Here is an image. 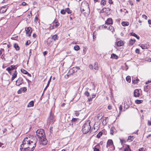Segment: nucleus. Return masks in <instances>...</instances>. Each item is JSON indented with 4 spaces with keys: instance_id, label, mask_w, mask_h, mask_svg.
Returning <instances> with one entry per match:
<instances>
[{
    "instance_id": "f257e3e1",
    "label": "nucleus",
    "mask_w": 151,
    "mask_h": 151,
    "mask_svg": "<svg viewBox=\"0 0 151 151\" xmlns=\"http://www.w3.org/2000/svg\"><path fill=\"white\" fill-rule=\"evenodd\" d=\"M37 141L36 137L32 135L27 136L23 139L21 145V151H33L36 146Z\"/></svg>"
},
{
    "instance_id": "f03ea898",
    "label": "nucleus",
    "mask_w": 151,
    "mask_h": 151,
    "mask_svg": "<svg viewBox=\"0 0 151 151\" xmlns=\"http://www.w3.org/2000/svg\"><path fill=\"white\" fill-rule=\"evenodd\" d=\"M37 136L39 138L40 144L45 145L47 144V141L46 138V137L44 130L40 129L36 131Z\"/></svg>"
},
{
    "instance_id": "7ed1b4c3",
    "label": "nucleus",
    "mask_w": 151,
    "mask_h": 151,
    "mask_svg": "<svg viewBox=\"0 0 151 151\" xmlns=\"http://www.w3.org/2000/svg\"><path fill=\"white\" fill-rule=\"evenodd\" d=\"M91 121L89 120L86 121L82 127V130L84 134L88 132L91 130V127L90 125Z\"/></svg>"
},
{
    "instance_id": "20e7f679",
    "label": "nucleus",
    "mask_w": 151,
    "mask_h": 151,
    "mask_svg": "<svg viewBox=\"0 0 151 151\" xmlns=\"http://www.w3.org/2000/svg\"><path fill=\"white\" fill-rule=\"evenodd\" d=\"M81 10L82 12H83L85 11H90L88 4L86 1H83L82 3Z\"/></svg>"
},
{
    "instance_id": "39448f33",
    "label": "nucleus",
    "mask_w": 151,
    "mask_h": 151,
    "mask_svg": "<svg viewBox=\"0 0 151 151\" xmlns=\"http://www.w3.org/2000/svg\"><path fill=\"white\" fill-rule=\"evenodd\" d=\"M79 119L76 118H73L71 120V122L69 123L70 125H75L79 122Z\"/></svg>"
},
{
    "instance_id": "423d86ee",
    "label": "nucleus",
    "mask_w": 151,
    "mask_h": 151,
    "mask_svg": "<svg viewBox=\"0 0 151 151\" xmlns=\"http://www.w3.org/2000/svg\"><path fill=\"white\" fill-rule=\"evenodd\" d=\"M25 30L26 32V34L27 35V36L29 37L31 36V34L32 32V30L31 27H27L25 29Z\"/></svg>"
},
{
    "instance_id": "0eeeda50",
    "label": "nucleus",
    "mask_w": 151,
    "mask_h": 151,
    "mask_svg": "<svg viewBox=\"0 0 151 151\" xmlns=\"http://www.w3.org/2000/svg\"><path fill=\"white\" fill-rule=\"evenodd\" d=\"M48 122H49L50 124H52L53 123V114L51 112H50V116L48 119Z\"/></svg>"
},
{
    "instance_id": "6e6552de",
    "label": "nucleus",
    "mask_w": 151,
    "mask_h": 151,
    "mask_svg": "<svg viewBox=\"0 0 151 151\" xmlns=\"http://www.w3.org/2000/svg\"><path fill=\"white\" fill-rule=\"evenodd\" d=\"M23 82V79L22 78L20 77L16 81V85L17 86H19L22 84Z\"/></svg>"
},
{
    "instance_id": "1a4fd4ad",
    "label": "nucleus",
    "mask_w": 151,
    "mask_h": 151,
    "mask_svg": "<svg viewBox=\"0 0 151 151\" xmlns=\"http://www.w3.org/2000/svg\"><path fill=\"white\" fill-rule=\"evenodd\" d=\"M113 24V21L111 18H108L105 21V24L107 25L112 24Z\"/></svg>"
},
{
    "instance_id": "9d476101",
    "label": "nucleus",
    "mask_w": 151,
    "mask_h": 151,
    "mask_svg": "<svg viewBox=\"0 0 151 151\" xmlns=\"http://www.w3.org/2000/svg\"><path fill=\"white\" fill-rule=\"evenodd\" d=\"M53 25L52 26V29L57 27L59 26V23L58 22L57 20H55L53 22Z\"/></svg>"
},
{
    "instance_id": "9b49d317",
    "label": "nucleus",
    "mask_w": 151,
    "mask_h": 151,
    "mask_svg": "<svg viewBox=\"0 0 151 151\" xmlns=\"http://www.w3.org/2000/svg\"><path fill=\"white\" fill-rule=\"evenodd\" d=\"M139 45L142 49H147L149 47V45L147 44H140Z\"/></svg>"
},
{
    "instance_id": "f8f14e48",
    "label": "nucleus",
    "mask_w": 151,
    "mask_h": 151,
    "mask_svg": "<svg viewBox=\"0 0 151 151\" xmlns=\"http://www.w3.org/2000/svg\"><path fill=\"white\" fill-rule=\"evenodd\" d=\"M134 96L135 97H139L140 95L139 91L138 89H135L134 91Z\"/></svg>"
},
{
    "instance_id": "ddd939ff",
    "label": "nucleus",
    "mask_w": 151,
    "mask_h": 151,
    "mask_svg": "<svg viewBox=\"0 0 151 151\" xmlns=\"http://www.w3.org/2000/svg\"><path fill=\"white\" fill-rule=\"evenodd\" d=\"M113 146V143L112 140L109 139L107 142L106 147L107 148L108 146Z\"/></svg>"
},
{
    "instance_id": "4468645a",
    "label": "nucleus",
    "mask_w": 151,
    "mask_h": 151,
    "mask_svg": "<svg viewBox=\"0 0 151 151\" xmlns=\"http://www.w3.org/2000/svg\"><path fill=\"white\" fill-rule=\"evenodd\" d=\"M15 68V66L12 65L10 66L7 68L6 69V70L8 71H11V70H13Z\"/></svg>"
},
{
    "instance_id": "2eb2a0df",
    "label": "nucleus",
    "mask_w": 151,
    "mask_h": 151,
    "mask_svg": "<svg viewBox=\"0 0 151 151\" xmlns=\"http://www.w3.org/2000/svg\"><path fill=\"white\" fill-rule=\"evenodd\" d=\"M17 71L15 70L14 73L12 75V76L11 78V80L12 81H13L14 79V78L17 77Z\"/></svg>"
},
{
    "instance_id": "dca6fc26",
    "label": "nucleus",
    "mask_w": 151,
    "mask_h": 151,
    "mask_svg": "<svg viewBox=\"0 0 151 151\" xmlns=\"http://www.w3.org/2000/svg\"><path fill=\"white\" fill-rule=\"evenodd\" d=\"M123 44L124 43L122 40L119 41L116 43V45L118 47L121 46L123 45Z\"/></svg>"
},
{
    "instance_id": "f3484780",
    "label": "nucleus",
    "mask_w": 151,
    "mask_h": 151,
    "mask_svg": "<svg viewBox=\"0 0 151 151\" xmlns=\"http://www.w3.org/2000/svg\"><path fill=\"white\" fill-rule=\"evenodd\" d=\"M34 105V101H30L28 104L27 105V107H32Z\"/></svg>"
},
{
    "instance_id": "a211bd4d",
    "label": "nucleus",
    "mask_w": 151,
    "mask_h": 151,
    "mask_svg": "<svg viewBox=\"0 0 151 151\" xmlns=\"http://www.w3.org/2000/svg\"><path fill=\"white\" fill-rule=\"evenodd\" d=\"M51 78H52V76H51L49 79V80L48 81V83H47L46 86L45 87V88L44 89V92L46 90V89H47V88L49 86L50 83V82L51 80Z\"/></svg>"
},
{
    "instance_id": "6ab92c4d",
    "label": "nucleus",
    "mask_w": 151,
    "mask_h": 151,
    "mask_svg": "<svg viewBox=\"0 0 151 151\" xmlns=\"http://www.w3.org/2000/svg\"><path fill=\"white\" fill-rule=\"evenodd\" d=\"M135 40L131 39L129 41V44L130 45H133L135 42Z\"/></svg>"
},
{
    "instance_id": "aec40b11",
    "label": "nucleus",
    "mask_w": 151,
    "mask_h": 151,
    "mask_svg": "<svg viewBox=\"0 0 151 151\" xmlns=\"http://www.w3.org/2000/svg\"><path fill=\"white\" fill-rule=\"evenodd\" d=\"M6 8V6H2L1 8L0 9V13H3L5 12L6 11L7 9L4 10V9H2L3 8Z\"/></svg>"
},
{
    "instance_id": "412c9836",
    "label": "nucleus",
    "mask_w": 151,
    "mask_h": 151,
    "mask_svg": "<svg viewBox=\"0 0 151 151\" xmlns=\"http://www.w3.org/2000/svg\"><path fill=\"white\" fill-rule=\"evenodd\" d=\"M107 29L110 30L112 32L114 31V27L111 25H110L108 27V28H107Z\"/></svg>"
},
{
    "instance_id": "4be33fe9",
    "label": "nucleus",
    "mask_w": 151,
    "mask_h": 151,
    "mask_svg": "<svg viewBox=\"0 0 151 151\" xmlns=\"http://www.w3.org/2000/svg\"><path fill=\"white\" fill-rule=\"evenodd\" d=\"M121 24L123 26H127L129 24V23L127 22H122Z\"/></svg>"
},
{
    "instance_id": "5701e85b",
    "label": "nucleus",
    "mask_w": 151,
    "mask_h": 151,
    "mask_svg": "<svg viewBox=\"0 0 151 151\" xmlns=\"http://www.w3.org/2000/svg\"><path fill=\"white\" fill-rule=\"evenodd\" d=\"M14 47L15 48L16 50H18L19 49V47L17 43H14Z\"/></svg>"
},
{
    "instance_id": "b1692460",
    "label": "nucleus",
    "mask_w": 151,
    "mask_h": 151,
    "mask_svg": "<svg viewBox=\"0 0 151 151\" xmlns=\"http://www.w3.org/2000/svg\"><path fill=\"white\" fill-rule=\"evenodd\" d=\"M94 68L96 70H97L99 68V66L98 63H96L95 62L93 66Z\"/></svg>"
},
{
    "instance_id": "393cba45",
    "label": "nucleus",
    "mask_w": 151,
    "mask_h": 151,
    "mask_svg": "<svg viewBox=\"0 0 151 151\" xmlns=\"http://www.w3.org/2000/svg\"><path fill=\"white\" fill-rule=\"evenodd\" d=\"M134 139V137L133 136H129L128 138V140H130L129 141L130 142L132 141Z\"/></svg>"
},
{
    "instance_id": "a878e982",
    "label": "nucleus",
    "mask_w": 151,
    "mask_h": 151,
    "mask_svg": "<svg viewBox=\"0 0 151 151\" xmlns=\"http://www.w3.org/2000/svg\"><path fill=\"white\" fill-rule=\"evenodd\" d=\"M99 147V145H96L94 148V151H100L98 148Z\"/></svg>"
},
{
    "instance_id": "bb28decb",
    "label": "nucleus",
    "mask_w": 151,
    "mask_h": 151,
    "mask_svg": "<svg viewBox=\"0 0 151 151\" xmlns=\"http://www.w3.org/2000/svg\"><path fill=\"white\" fill-rule=\"evenodd\" d=\"M143 102L142 100H136L135 101V103L137 104L142 103Z\"/></svg>"
},
{
    "instance_id": "cd10ccee",
    "label": "nucleus",
    "mask_w": 151,
    "mask_h": 151,
    "mask_svg": "<svg viewBox=\"0 0 151 151\" xmlns=\"http://www.w3.org/2000/svg\"><path fill=\"white\" fill-rule=\"evenodd\" d=\"M96 96V95L94 94H93L88 99V101H92V99L94 98Z\"/></svg>"
},
{
    "instance_id": "c85d7f7f",
    "label": "nucleus",
    "mask_w": 151,
    "mask_h": 151,
    "mask_svg": "<svg viewBox=\"0 0 151 151\" xmlns=\"http://www.w3.org/2000/svg\"><path fill=\"white\" fill-rule=\"evenodd\" d=\"M126 80L128 83H130L131 81V77L129 76H128L126 77Z\"/></svg>"
},
{
    "instance_id": "c756f323",
    "label": "nucleus",
    "mask_w": 151,
    "mask_h": 151,
    "mask_svg": "<svg viewBox=\"0 0 151 151\" xmlns=\"http://www.w3.org/2000/svg\"><path fill=\"white\" fill-rule=\"evenodd\" d=\"M52 39L54 41H55L56 40H57V35H53L52 37Z\"/></svg>"
},
{
    "instance_id": "7c9ffc66",
    "label": "nucleus",
    "mask_w": 151,
    "mask_h": 151,
    "mask_svg": "<svg viewBox=\"0 0 151 151\" xmlns=\"http://www.w3.org/2000/svg\"><path fill=\"white\" fill-rule=\"evenodd\" d=\"M70 71H71L72 73H73L76 72H77V70L76 69V68L73 67L72 69L70 70Z\"/></svg>"
},
{
    "instance_id": "2f4dec72",
    "label": "nucleus",
    "mask_w": 151,
    "mask_h": 151,
    "mask_svg": "<svg viewBox=\"0 0 151 151\" xmlns=\"http://www.w3.org/2000/svg\"><path fill=\"white\" fill-rule=\"evenodd\" d=\"M103 134V132L101 131L99 132V133L97 135L96 137L98 138H100Z\"/></svg>"
},
{
    "instance_id": "473e14b6",
    "label": "nucleus",
    "mask_w": 151,
    "mask_h": 151,
    "mask_svg": "<svg viewBox=\"0 0 151 151\" xmlns=\"http://www.w3.org/2000/svg\"><path fill=\"white\" fill-rule=\"evenodd\" d=\"M65 10L66 12H67L68 14H70L71 13L72 11L69 8H66L65 9Z\"/></svg>"
},
{
    "instance_id": "72a5a7b5",
    "label": "nucleus",
    "mask_w": 151,
    "mask_h": 151,
    "mask_svg": "<svg viewBox=\"0 0 151 151\" xmlns=\"http://www.w3.org/2000/svg\"><path fill=\"white\" fill-rule=\"evenodd\" d=\"M124 151H130L131 150L129 145H127L124 149Z\"/></svg>"
},
{
    "instance_id": "f704fd0d",
    "label": "nucleus",
    "mask_w": 151,
    "mask_h": 151,
    "mask_svg": "<svg viewBox=\"0 0 151 151\" xmlns=\"http://www.w3.org/2000/svg\"><path fill=\"white\" fill-rule=\"evenodd\" d=\"M111 58L115 59H117L118 58V56L114 54H112L111 55Z\"/></svg>"
},
{
    "instance_id": "c9c22d12",
    "label": "nucleus",
    "mask_w": 151,
    "mask_h": 151,
    "mask_svg": "<svg viewBox=\"0 0 151 151\" xmlns=\"http://www.w3.org/2000/svg\"><path fill=\"white\" fill-rule=\"evenodd\" d=\"M74 50L76 51L80 49L79 46L78 45H76L74 47Z\"/></svg>"
},
{
    "instance_id": "e433bc0d",
    "label": "nucleus",
    "mask_w": 151,
    "mask_h": 151,
    "mask_svg": "<svg viewBox=\"0 0 151 151\" xmlns=\"http://www.w3.org/2000/svg\"><path fill=\"white\" fill-rule=\"evenodd\" d=\"M148 86L147 85L144 86V91L146 92H147L148 91Z\"/></svg>"
},
{
    "instance_id": "4c0bfd02",
    "label": "nucleus",
    "mask_w": 151,
    "mask_h": 151,
    "mask_svg": "<svg viewBox=\"0 0 151 151\" xmlns=\"http://www.w3.org/2000/svg\"><path fill=\"white\" fill-rule=\"evenodd\" d=\"M21 71L22 73L25 74H26L28 72L27 71L23 69H21Z\"/></svg>"
},
{
    "instance_id": "58836bf2",
    "label": "nucleus",
    "mask_w": 151,
    "mask_h": 151,
    "mask_svg": "<svg viewBox=\"0 0 151 151\" xmlns=\"http://www.w3.org/2000/svg\"><path fill=\"white\" fill-rule=\"evenodd\" d=\"M97 33L96 32H93V39H95V38H96V35H97Z\"/></svg>"
},
{
    "instance_id": "ea45409f",
    "label": "nucleus",
    "mask_w": 151,
    "mask_h": 151,
    "mask_svg": "<svg viewBox=\"0 0 151 151\" xmlns=\"http://www.w3.org/2000/svg\"><path fill=\"white\" fill-rule=\"evenodd\" d=\"M66 13V11L65 9L64 10V9H62L60 11V13L62 14H65Z\"/></svg>"
},
{
    "instance_id": "a19ab883",
    "label": "nucleus",
    "mask_w": 151,
    "mask_h": 151,
    "mask_svg": "<svg viewBox=\"0 0 151 151\" xmlns=\"http://www.w3.org/2000/svg\"><path fill=\"white\" fill-rule=\"evenodd\" d=\"M106 1L104 0H102L101 1V4L102 5H104L106 4Z\"/></svg>"
},
{
    "instance_id": "79ce46f5",
    "label": "nucleus",
    "mask_w": 151,
    "mask_h": 151,
    "mask_svg": "<svg viewBox=\"0 0 151 151\" xmlns=\"http://www.w3.org/2000/svg\"><path fill=\"white\" fill-rule=\"evenodd\" d=\"M114 128L112 127L110 129V134L111 135H113L114 134Z\"/></svg>"
},
{
    "instance_id": "37998d69",
    "label": "nucleus",
    "mask_w": 151,
    "mask_h": 151,
    "mask_svg": "<svg viewBox=\"0 0 151 151\" xmlns=\"http://www.w3.org/2000/svg\"><path fill=\"white\" fill-rule=\"evenodd\" d=\"M21 89L22 92L23 91L24 92H25V91H26L27 90V89L25 87H23L22 88H21Z\"/></svg>"
},
{
    "instance_id": "c03bdc74",
    "label": "nucleus",
    "mask_w": 151,
    "mask_h": 151,
    "mask_svg": "<svg viewBox=\"0 0 151 151\" xmlns=\"http://www.w3.org/2000/svg\"><path fill=\"white\" fill-rule=\"evenodd\" d=\"M71 74V73L70 74V73H69V72H68V74L66 75L65 76V78L66 79L68 78L69 77V76Z\"/></svg>"
},
{
    "instance_id": "a18cd8bd",
    "label": "nucleus",
    "mask_w": 151,
    "mask_h": 151,
    "mask_svg": "<svg viewBox=\"0 0 151 151\" xmlns=\"http://www.w3.org/2000/svg\"><path fill=\"white\" fill-rule=\"evenodd\" d=\"M84 94L86 96L88 97L89 96L90 93L88 91H86L84 93Z\"/></svg>"
},
{
    "instance_id": "49530a36",
    "label": "nucleus",
    "mask_w": 151,
    "mask_h": 151,
    "mask_svg": "<svg viewBox=\"0 0 151 151\" xmlns=\"http://www.w3.org/2000/svg\"><path fill=\"white\" fill-rule=\"evenodd\" d=\"M130 34L132 36H133L135 37H136V36H137V35L134 33L132 32L130 33Z\"/></svg>"
},
{
    "instance_id": "de8ad7c7",
    "label": "nucleus",
    "mask_w": 151,
    "mask_h": 151,
    "mask_svg": "<svg viewBox=\"0 0 151 151\" xmlns=\"http://www.w3.org/2000/svg\"><path fill=\"white\" fill-rule=\"evenodd\" d=\"M30 43V40L27 41L25 43V45L26 46H27L29 45Z\"/></svg>"
},
{
    "instance_id": "09e8293b",
    "label": "nucleus",
    "mask_w": 151,
    "mask_h": 151,
    "mask_svg": "<svg viewBox=\"0 0 151 151\" xmlns=\"http://www.w3.org/2000/svg\"><path fill=\"white\" fill-rule=\"evenodd\" d=\"M106 11V8H103L101 10V12H105Z\"/></svg>"
},
{
    "instance_id": "8fccbe9b",
    "label": "nucleus",
    "mask_w": 151,
    "mask_h": 151,
    "mask_svg": "<svg viewBox=\"0 0 151 151\" xmlns=\"http://www.w3.org/2000/svg\"><path fill=\"white\" fill-rule=\"evenodd\" d=\"M50 39L49 38L47 40V44H50V42H51V40H50Z\"/></svg>"
},
{
    "instance_id": "3c124183",
    "label": "nucleus",
    "mask_w": 151,
    "mask_h": 151,
    "mask_svg": "<svg viewBox=\"0 0 151 151\" xmlns=\"http://www.w3.org/2000/svg\"><path fill=\"white\" fill-rule=\"evenodd\" d=\"M135 51V52L136 53L139 54V53L140 50L139 49L137 48L136 49Z\"/></svg>"
},
{
    "instance_id": "603ef678",
    "label": "nucleus",
    "mask_w": 151,
    "mask_h": 151,
    "mask_svg": "<svg viewBox=\"0 0 151 151\" xmlns=\"http://www.w3.org/2000/svg\"><path fill=\"white\" fill-rule=\"evenodd\" d=\"M107 122L106 121V120H104L103 121V124L104 125H105L107 123Z\"/></svg>"
},
{
    "instance_id": "864d4df0",
    "label": "nucleus",
    "mask_w": 151,
    "mask_h": 151,
    "mask_svg": "<svg viewBox=\"0 0 151 151\" xmlns=\"http://www.w3.org/2000/svg\"><path fill=\"white\" fill-rule=\"evenodd\" d=\"M75 114L76 115V116H78L79 115V112L78 111H75Z\"/></svg>"
},
{
    "instance_id": "5fc2aeb1",
    "label": "nucleus",
    "mask_w": 151,
    "mask_h": 151,
    "mask_svg": "<svg viewBox=\"0 0 151 151\" xmlns=\"http://www.w3.org/2000/svg\"><path fill=\"white\" fill-rule=\"evenodd\" d=\"M145 150L143 147L139 149V151H145Z\"/></svg>"
},
{
    "instance_id": "6e6d98bb",
    "label": "nucleus",
    "mask_w": 151,
    "mask_h": 151,
    "mask_svg": "<svg viewBox=\"0 0 151 151\" xmlns=\"http://www.w3.org/2000/svg\"><path fill=\"white\" fill-rule=\"evenodd\" d=\"M132 82L134 84H135L136 83H137V82L136 81V80H135V79H132Z\"/></svg>"
},
{
    "instance_id": "4d7b16f0",
    "label": "nucleus",
    "mask_w": 151,
    "mask_h": 151,
    "mask_svg": "<svg viewBox=\"0 0 151 151\" xmlns=\"http://www.w3.org/2000/svg\"><path fill=\"white\" fill-rule=\"evenodd\" d=\"M119 109L120 110V111L121 112V111H122V105H120V106L119 107Z\"/></svg>"
},
{
    "instance_id": "13d9d810",
    "label": "nucleus",
    "mask_w": 151,
    "mask_h": 151,
    "mask_svg": "<svg viewBox=\"0 0 151 151\" xmlns=\"http://www.w3.org/2000/svg\"><path fill=\"white\" fill-rule=\"evenodd\" d=\"M89 68L91 69H93V66L92 65H89Z\"/></svg>"
},
{
    "instance_id": "bf43d9fd",
    "label": "nucleus",
    "mask_w": 151,
    "mask_h": 151,
    "mask_svg": "<svg viewBox=\"0 0 151 151\" xmlns=\"http://www.w3.org/2000/svg\"><path fill=\"white\" fill-rule=\"evenodd\" d=\"M120 142L121 143V145H122L124 140L123 139H120Z\"/></svg>"
},
{
    "instance_id": "052dcab7",
    "label": "nucleus",
    "mask_w": 151,
    "mask_h": 151,
    "mask_svg": "<svg viewBox=\"0 0 151 151\" xmlns=\"http://www.w3.org/2000/svg\"><path fill=\"white\" fill-rule=\"evenodd\" d=\"M107 108L109 110L111 109H112L111 106L110 105L108 106Z\"/></svg>"
},
{
    "instance_id": "680f3d73",
    "label": "nucleus",
    "mask_w": 151,
    "mask_h": 151,
    "mask_svg": "<svg viewBox=\"0 0 151 151\" xmlns=\"http://www.w3.org/2000/svg\"><path fill=\"white\" fill-rule=\"evenodd\" d=\"M143 18H145V19H147V17L145 14H143L142 15Z\"/></svg>"
},
{
    "instance_id": "e2e57ef3",
    "label": "nucleus",
    "mask_w": 151,
    "mask_h": 151,
    "mask_svg": "<svg viewBox=\"0 0 151 151\" xmlns=\"http://www.w3.org/2000/svg\"><path fill=\"white\" fill-rule=\"evenodd\" d=\"M22 91L21 88H20L19 90H18L17 91V93L18 94L21 93L22 92Z\"/></svg>"
},
{
    "instance_id": "0e129e2a",
    "label": "nucleus",
    "mask_w": 151,
    "mask_h": 151,
    "mask_svg": "<svg viewBox=\"0 0 151 151\" xmlns=\"http://www.w3.org/2000/svg\"><path fill=\"white\" fill-rule=\"evenodd\" d=\"M151 82V80H148L147 81V82H145V84H148V83H150Z\"/></svg>"
},
{
    "instance_id": "69168bd1",
    "label": "nucleus",
    "mask_w": 151,
    "mask_h": 151,
    "mask_svg": "<svg viewBox=\"0 0 151 151\" xmlns=\"http://www.w3.org/2000/svg\"><path fill=\"white\" fill-rule=\"evenodd\" d=\"M147 124L149 126L151 125V121H148Z\"/></svg>"
},
{
    "instance_id": "338daca9",
    "label": "nucleus",
    "mask_w": 151,
    "mask_h": 151,
    "mask_svg": "<svg viewBox=\"0 0 151 151\" xmlns=\"http://www.w3.org/2000/svg\"><path fill=\"white\" fill-rule=\"evenodd\" d=\"M47 53V51H45L43 52V55L44 56H45Z\"/></svg>"
},
{
    "instance_id": "774afa93",
    "label": "nucleus",
    "mask_w": 151,
    "mask_h": 151,
    "mask_svg": "<svg viewBox=\"0 0 151 151\" xmlns=\"http://www.w3.org/2000/svg\"><path fill=\"white\" fill-rule=\"evenodd\" d=\"M22 5L24 6L26 5L27 4L25 2H23L22 3Z\"/></svg>"
}]
</instances>
